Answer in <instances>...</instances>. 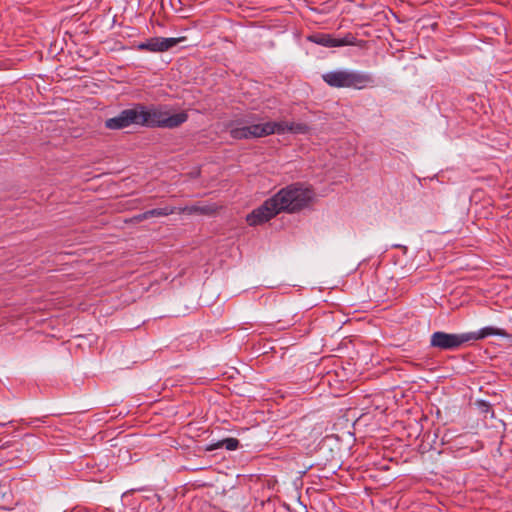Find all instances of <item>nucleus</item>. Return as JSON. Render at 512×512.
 Returning a JSON list of instances; mask_svg holds the SVG:
<instances>
[{"label": "nucleus", "instance_id": "obj_1", "mask_svg": "<svg viewBox=\"0 0 512 512\" xmlns=\"http://www.w3.org/2000/svg\"><path fill=\"white\" fill-rule=\"evenodd\" d=\"M313 196L314 193L310 188L303 187L300 183L290 184L249 213L246 216V222L249 226H258L268 222L281 212H299L309 205Z\"/></svg>", "mask_w": 512, "mask_h": 512}, {"label": "nucleus", "instance_id": "obj_2", "mask_svg": "<svg viewBox=\"0 0 512 512\" xmlns=\"http://www.w3.org/2000/svg\"><path fill=\"white\" fill-rule=\"evenodd\" d=\"M138 105L139 125L146 127L176 128L185 123L188 119L186 112H179L170 115L169 112L159 107L147 109L142 104Z\"/></svg>", "mask_w": 512, "mask_h": 512}, {"label": "nucleus", "instance_id": "obj_3", "mask_svg": "<svg viewBox=\"0 0 512 512\" xmlns=\"http://www.w3.org/2000/svg\"><path fill=\"white\" fill-rule=\"evenodd\" d=\"M324 82L334 88L362 90L375 85L372 74L359 71L337 70L322 75Z\"/></svg>", "mask_w": 512, "mask_h": 512}, {"label": "nucleus", "instance_id": "obj_4", "mask_svg": "<svg viewBox=\"0 0 512 512\" xmlns=\"http://www.w3.org/2000/svg\"><path fill=\"white\" fill-rule=\"evenodd\" d=\"M273 134V129L265 123H253L248 126L232 128L230 135L233 139H251V138H262Z\"/></svg>", "mask_w": 512, "mask_h": 512}, {"label": "nucleus", "instance_id": "obj_5", "mask_svg": "<svg viewBox=\"0 0 512 512\" xmlns=\"http://www.w3.org/2000/svg\"><path fill=\"white\" fill-rule=\"evenodd\" d=\"M132 124L139 125L138 105L122 110L117 116L105 121V127L110 130L124 129Z\"/></svg>", "mask_w": 512, "mask_h": 512}, {"label": "nucleus", "instance_id": "obj_6", "mask_svg": "<svg viewBox=\"0 0 512 512\" xmlns=\"http://www.w3.org/2000/svg\"><path fill=\"white\" fill-rule=\"evenodd\" d=\"M180 41V38L153 37L146 42L140 43L138 49L150 52H164L176 46Z\"/></svg>", "mask_w": 512, "mask_h": 512}, {"label": "nucleus", "instance_id": "obj_7", "mask_svg": "<svg viewBox=\"0 0 512 512\" xmlns=\"http://www.w3.org/2000/svg\"><path fill=\"white\" fill-rule=\"evenodd\" d=\"M220 209V206L216 203H208L204 204L202 202H197L193 205L176 208V212L179 214H187V215H205L210 216L215 214Z\"/></svg>", "mask_w": 512, "mask_h": 512}, {"label": "nucleus", "instance_id": "obj_8", "mask_svg": "<svg viewBox=\"0 0 512 512\" xmlns=\"http://www.w3.org/2000/svg\"><path fill=\"white\" fill-rule=\"evenodd\" d=\"M310 42L324 46V47H337L336 38L328 33H316L308 37Z\"/></svg>", "mask_w": 512, "mask_h": 512}, {"label": "nucleus", "instance_id": "obj_9", "mask_svg": "<svg viewBox=\"0 0 512 512\" xmlns=\"http://www.w3.org/2000/svg\"><path fill=\"white\" fill-rule=\"evenodd\" d=\"M218 296L219 294L217 293V290H201V293L198 296L197 305L211 306Z\"/></svg>", "mask_w": 512, "mask_h": 512}, {"label": "nucleus", "instance_id": "obj_10", "mask_svg": "<svg viewBox=\"0 0 512 512\" xmlns=\"http://www.w3.org/2000/svg\"><path fill=\"white\" fill-rule=\"evenodd\" d=\"M239 447V440L236 438H225L223 440L217 441L216 443L211 444L208 450H215L219 448H225L229 451L236 450Z\"/></svg>", "mask_w": 512, "mask_h": 512}, {"label": "nucleus", "instance_id": "obj_11", "mask_svg": "<svg viewBox=\"0 0 512 512\" xmlns=\"http://www.w3.org/2000/svg\"><path fill=\"white\" fill-rule=\"evenodd\" d=\"M475 333L450 334V349L461 346L464 343L473 341Z\"/></svg>", "mask_w": 512, "mask_h": 512}, {"label": "nucleus", "instance_id": "obj_12", "mask_svg": "<svg viewBox=\"0 0 512 512\" xmlns=\"http://www.w3.org/2000/svg\"><path fill=\"white\" fill-rule=\"evenodd\" d=\"M474 333H475L474 340L483 339V338H486V337L492 336V335H497V336H506L507 335L503 329L495 328V327H485V328H482L481 330H479L478 332H474Z\"/></svg>", "mask_w": 512, "mask_h": 512}, {"label": "nucleus", "instance_id": "obj_13", "mask_svg": "<svg viewBox=\"0 0 512 512\" xmlns=\"http://www.w3.org/2000/svg\"><path fill=\"white\" fill-rule=\"evenodd\" d=\"M431 344L434 347L448 349V334L444 332H435L431 337Z\"/></svg>", "mask_w": 512, "mask_h": 512}, {"label": "nucleus", "instance_id": "obj_14", "mask_svg": "<svg viewBox=\"0 0 512 512\" xmlns=\"http://www.w3.org/2000/svg\"><path fill=\"white\" fill-rule=\"evenodd\" d=\"M175 212H176L175 207L165 206L162 208H155V209L148 210V211H146V214L149 219L152 217L168 216V215L174 214Z\"/></svg>", "mask_w": 512, "mask_h": 512}, {"label": "nucleus", "instance_id": "obj_15", "mask_svg": "<svg viewBox=\"0 0 512 512\" xmlns=\"http://www.w3.org/2000/svg\"><path fill=\"white\" fill-rule=\"evenodd\" d=\"M310 127L305 123L289 122L288 132L293 134H307Z\"/></svg>", "mask_w": 512, "mask_h": 512}, {"label": "nucleus", "instance_id": "obj_16", "mask_svg": "<svg viewBox=\"0 0 512 512\" xmlns=\"http://www.w3.org/2000/svg\"><path fill=\"white\" fill-rule=\"evenodd\" d=\"M268 124L271 126V129H273V134H284L288 132L289 122L280 121V122H274V121H268Z\"/></svg>", "mask_w": 512, "mask_h": 512}, {"label": "nucleus", "instance_id": "obj_17", "mask_svg": "<svg viewBox=\"0 0 512 512\" xmlns=\"http://www.w3.org/2000/svg\"><path fill=\"white\" fill-rule=\"evenodd\" d=\"M337 47L356 45V37L352 33H347L343 38H336Z\"/></svg>", "mask_w": 512, "mask_h": 512}, {"label": "nucleus", "instance_id": "obj_18", "mask_svg": "<svg viewBox=\"0 0 512 512\" xmlns=\"http://www.w3.org/2000/svg\"><path fill=\"white\" fill-rule=\"evenodd\" d=\"M148 219L147 217V214H146V211L143 212V213H140V214H137L133 217H131L129 220H126V222H129V223H139V222H142L144 220Z\"/></svg>", "mask_w": 512, "mask_h": 512}, {"label": "nucleus", "instance_id": "obj_19", "mask_svg": "<svg viewBox=\"0 0 512 512\" xmlns=\"http://www.w3.org/2000/svg\"><path fill=\"white\" fill-rule=\"evenodd\" d=\"M478 405L482 408L484 412H489L491 410V406L485 401H479Z\"/></svg>", "mask_w": 512, "mask_h": 512}, {"label": "nucleus", "instance_id": "obj_20", "mask_svg": "<svg viewBox=\"0 0 512 512\" xmlns=\"http://www.w3.org/2000/svg\"><path fill=\"white\" fill-rule=\"evenodd\" d=\"M255 120H257V118L254 115H252L249 117L248 121L254 122Z\"/></svg>", "mask_w": 512, "mask_h": 512}]
</instances>
